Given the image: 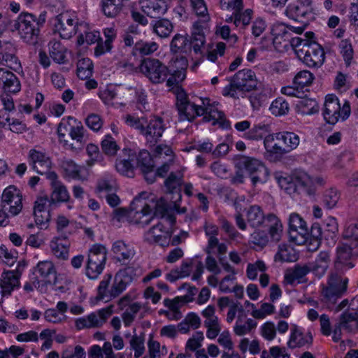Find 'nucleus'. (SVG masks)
<instances>
[{
    "mask_svg": "<svg viewBox=\"0 0 358 358\" xmlns=\"http://www.w3.org/2000/svg\"><path fill=\"white\" fill-rule=\"evenodd\" d=\"M139 69L152 84H161L166 81L168 87H175L185 78L184 68L171 73L166 65L155 58H144L141 62Z\"/></svg>",
    "mask_w": 358,
    "mask_h": 358,
    "instance_id": "f257e3e1",
    "label": "nucleus"
},
{
    "mask_svg": "<svg viewBox=\"0 0 358 358\" xmlns=\"http://www.w3.org/2000/svg\"><path fill=\"white\" fill-rule=\"evenodd\" d=\"M124 120L128 126L139 131L150 147L155 146L160 141L167 128L164 119L158 115H151L148 118L128 114L124 117Z\"/></svg>",
    "mask_w": 358,
    "mask_h": 358,
    "instance_id": "f03ea898",
    "label": "nucleus"
},
{
    "mask_svg": "<svg viewBox=\"0 0 358 358\" xmlns=\"http://www.w3.org/2000/svg\"><path fill=\"white\" fill-rule=\"evenodd\" d=\"M136 276L135 268L128 266L120 270L115 275L114 282L109 288L111 274L104 275L97 288L96 298L99 300L109 301L120 296L133 281Z\"/></svg>",
    "mask_w": 358,
    "mask_h": 358,
    "instance_id": "7ed1b4c3",
    "label": "nucleus"
},
{
    "mask_svg": "<svg viewBox=\"0 0 358 358\" xmlns=\"http://www.w3.org/2000/svg\"><path fill=\"white\" fill-rule=\"evenodd\" d=\"M295 52L297 57L308 67H320L324 62V49L315 41V34L312 31L303 35L302 43Z\"/></svg>",
    "mask_w": 358,
    "mask_h": 358,
    "instance_id": "20e7f679",
    "label": "nucleus"
},
{
    "mask_svg": "<svg viewBox=\"0 0 358 358\" xmlns=\"http://www.w3.org/2000/svg\"><path fill=\"white\" fill-rule=\"evenodd\" d=\"M45 22V14H41L37 17L29 13H21L17 18L15 27L25 43L34 45L38 41L40 28Z\"/></svg>",
    "mask_w": 358,
    "mask_h": 358,
    "instance_id": "39448f33",
    "label": "nucleus"
},
{
    "mask_svg": "<svg viewBox=\"0 0 358 358\" xmlns=\"http://www.w3.org/2000/svg\"><path fill=\"white\" fill-rule=\"evenodd\" d=\"M229 84L223 89L224 96L238 98L237 91L249 92L257 88L258 80L252 69H243L229 79Z\"/></svg>",
    "mask_w": 358,
    "mask_h": 358,
    "instance_id": "423d86ee",
    "label": "nucleus"
},
{
    "mask_svg": "<svg viewBox=\"0 0 358 358\" xmlns=\"http://www.w3.org/2000/svg\"><path fill=\"white\" fill-rule=\"evenodd\" d=\"M172 90L176 98V105L179 120L192 122L196 117L202 116L203 110L201 105L190 101L187 94L179 85L173 87Z\"/></svg>",
    "mask_w": 358,
    "mask_h": 358,
    "instance_id": "0eeeda50",
    "label": "nucleus"
},
{
    "mask_svg": "<svg viewBox=\"0 0 358 358\" xmlns=\"http://www.w3.org/2000/svg\"><path fill=\"white\" fill-rule=\"evenodd\" d=\"M107 260V249L101 244H94L90 248L85 266V275L92 280L102 273Z\"/></svg>",
    "mask_w": 358,
    "mask_h": 358,
    "instance_id": "6e6552de",
    "label": "nucleus"
},
{
    "mask_svg": "<svg viewBox=\"0 0 358 358\" xmlns=\"http://www.w3.org/2000/svg\"><path fill=\"white\" fill-rule=\"evenodd\" d=\"M236 166L248 174L253 185L264 183L268 180V169L262 162L256 158L241 155L237 159Z\"/></svg>",
    "mask_w": 358,
    "mask_h": 358,
    "instance_id": "1a4fd4ad",
    "label": "nucleus"
},
{
    "mask_svg": "<svg viewBox=\"0 0 358 358\" xmlns=\"http://www.w3.org/2000/svg\"><path fill=\"white\" fill-rule=\"evenodd\" d=\"M348 279L343 278L338 273H331L327 285L324 287L321 293V300L329 308L336 303L348 287Z\"/></svg>",
    "mask_w": 358,
    "mask_h": 358,
    "instance_id": "9d476101",
    "label": "nucleus"
},
{
    "mask_svg": "<svg viewBox=\"0 0 358 358\" xmlns=\"http://www.w3.org/2000/svg\"><path fill=\"white\" fill-rule=\"evenodd\" d=\"M237 315V320L234 327V331L237 336H241L249 334L255 329L257 323L255 320L247 318V313L240 302L233 303L227 315V322H233Z\"/></svg>",
    "mask_w": 358,
    "mask_h": 358,
    "instance_id": "9b49d317",
    "label": "nucleus"
},
{
    "mask_svg": "<svg viewBox=\"0 0 358 358\" xmlns=\"http://www.w3.org/2000/svg\"><path fill=\"white\" fill-rule=\"evenodd\" d=\"M350 115V106L348 101H345L341 107L336 96L329 94L326 96L323 116L327 123L335 124L340 119L345 120Z\"/></svg>",
    "mask_w": 358,
    "mask_h": 358,
    "instance_id": "f8f14e48",
    "label": "nucleus"
},
{
    "mask_svg": "<svg viewBox=\"0 0 358 358\" xmlns=\"http://www.w3.org/2000/svg\"><path fill=\"white\" fill-rule=\"evenodd\" d=\"M55 21V30L59 33L60 37L64 39L71 38L76 33L80 31L82 27L86 29L85 25L79 23L76 16L68 12L58 15Z\"/></svg>",
    "mask_w": 358,
    "mask_h": 358,
    "instance_id": "ddd939ff",
    "label": "nucleus"
},
{
    "mask_svg": "<svg viewBox=\"0 0 358 358\" xmlns=\"http://www.w3.org/2000/svg\"><path fill=\"white\" fill-rule=\"evenodd\" d=\"M271 31L273 36V45L280 51L286 50L289 46H292L296 50L303 38L292 36L291 31L287 30V25L284 23L274 24Z\"/></svg>",
    "mask_w": 358,
    "mask_h": 358,
    "instance_id": "4468645a",
    "label": "nucleus"
},
{
    "mask_svg": "<svg viewBox=\"0 0 358 358\" xmlns=\"http://www.w3.org/2000/svg\"><path fill=\"white\" fill-rule=\"evenodd\" d=\"M356 255L353 254L350 245L344 243H339L336 248V254L334 260V273L343 274L348 270L355 266L354 261Z\"/></svg>",
    "mask_w": 358,
    "mask_h": 358,
    "instance_id": "2eb2a0df",
    "label": "nucleus"
},
{
    "mask_svg": "<svg viewBox=\"0 0 358 358\" xmlns=\"http://www.w3.org/2000/svg\"><path fill=\"white\" fill-rule=\"evenodd\" d=\"M113 313V306H109L96 312L92 313L86 317L78 318L75 322L76 327L78 330L99 328L106 323Z\"/></svg>",
    "mask_w": 358,
    "mask_h": 358,
    "instance_id": "dca6fc26",
    "label": "nucleus"
},
{
    "mask_svg": "<svg viewBox=\"0 0 358 358\" xmlns=\"http://www.w3.org/2000/svg\"><path fill=\"white\" fill-rule=\"evenodd\" d=\"M173 225H166L164 221L159 222L144 234V241L149 244H158L161 246L169 245Z\"/></svg>",
    "mask_w": 358,
    "mask_h": 358,
    "instance_id": "f3484780",
    "label": "nucleus"
},
{
    "mask_svg": "<svg viewBox=\"0 0 358 358\" xmlns=\"http://www.w3.org/2000/svg\"><path fill=\"white\" fill-rule=\"evenodd\" d=\"M22 196L19 189L10 185L2 194L1 207L12 216L18 215L22 209Z\"/></svg>",
    "mask_w": 358,
    "mask_h": 358,
    "instance_id": "a211bd4d",
    "label": "nucleus"
},
{
    "mask_svg": "<svg viewBox=\"0 0 358 358\" xmlns=\"http://www.w3.org/2000/svg\"><path fill=\"white\" fill-rule=\"evenodd\" d=\"M28 163L36 173L41 175H45L49 179V176L55 171H51L52 160L45 153L36 149H31L28 155Z\"/></svg>",
    "mask_w": 358,
    "mask_h": 358,
    "instance_id": "6ab92c4d",
    "label": "nucleus"
},
{
    "mask_svg": "<svg viewBox=\"0 0 358 358\" xmlns=\"http://www.w3.org/2000/svg\"><path fill=\"white\" fill-rule=\"evenodd\" d=\"M184 170L171 171L164 180V187L167 193L172 194L171 203L175 206L181 199V185L184 182Z\"/></svg>",
    "mask_w": 358,
    "mask_h": 358,
    "instance_id": "aec40b11",
    "label": "nucleus"
},
{
    "mask_svg": "<svg viewBox=\"0 0 358 358\" xmlns=\"http://www.w3.org/2000/svg\"><path fill=\"white\" fill-rule=\"evenodd\" d=\"M152 212L151 207L145 203L140 197H136L131 203L129 212V218L134 224H148L152 217L142 220V218L150 215Z\"/></svg>",
    "mask_w": 358,
    "mask_h": 358,
    "instance_id": "412c9836",
    "label": "nucleus"
},
{
    "mask_svg": "<svg viewBox=\"0 0 358 358\" xmlns=\"http://www.w3.org/2000/svg\"><path fill=\"white\" fill-rule=\"evenodd\" d=\"M285 13L294 20H308L313 15L312 1L298 0L287 7Z\"/></svg>",
    "mask_w": 358,
    "mask_h": 358,
    "instance_id": "4be33fe9",
    "label": "nucleus"
},
{
    "mask_svg": "<svg viewBox=\"0 0 358 358\" xmlns=\"http://www.w3.org/2000/svg\"><path fill=\"white\" fill-rule=\"evenodd\" d=\"M201 108L203 110V120L204 122L213 121V124H219L222 127H227L225 125L224 115L223 112L218 110L214 103H210V100L208 98L201 99Z\"/></svg>",
    "mask_w": 358,
    "mask_h": 358,
    "instance_id": "5701e85b",
    "label": "nucleus"
},
{
    "mask_svg": "<svg viewBox=\"0 0 358 358\" xmlns=\"http://www.w3.org/2000/svg\"><path fill=\"white\" fill-rule=\"evenodd\" d=\"M358 302L357 299H353L350 304V308L342 313L340 318V325L350 332H355L358 329Z\"/></svg>",
    "mask_w": 358,
    "mask_h": 358,
    "instance_id": "b1692460",
    "label": "nucleus"
},
{
    "mask_svg": "<svg viewBox=\"0 0 358 358\" xmlns=\"http://www.w3.org/2000/svg\"><path fill=\"white\" fill-rule=\"evenodd\" d=\"M0 62L15 71L22 69L20 61L17 56V49L10 43L5 44L3 50L0 52Z\"/></svg>",
    "mask_w": 358,
    "mask_h": 358,
    "instance_id": "393cba45",
    "label": "nucleus"
},
{
    "mask_svg": "<svg viewBox=\"0 0 358 358\" xmlns=\"http://www.w3.org/2000/svg\"><path fill=\"white\" fill-rule=\"evenodd\" d=\"M0 88L4 93L16 94L21 89L18 78L11 71L0 68Z\"/></svg>",
    "mask_w": 358,
    "mask_h": 358,
    "instance_id": "a878e982",
    "label": "nucleus"
},
{
    "mask_svg": "<svg viewBox=\"0 0 358 358\" xmlns=\"http://www.w3.org/2000/svg\"><path fill=\"white\" fill-rule=\"evenodd\" d=\"M289 233L292 239L297 241V235L301 236L303 239L308 236V229L305 220L297 213L290 214L289 217Z\"/></svg>",
    "mask_w": 358,
    "mask_h": 358,
    "instance_id": "bb28decb",
    "label": "nucleus"
},
{
    "mask_svg": "<svg viewBox=\"0 0 358 358\" xmlns=\"http://www.w3.org/2000/svg\"><path fill=\"white\" fill-rule=\"evenodd\" d=\"M51 187L52 189L51 194V202H66L69 201L70 196L66 187L58 179L56 173H52L49 176Z\"/></svg>",
    "mask_w": 358,
    "mask_h": 358,
    "instance_id": "cd10ccee",
    "label": "nucleus"
},
{
    "mask_svg": "<svg viewBox=\"0 0 358 358\" xmlns=\"http://www.w3.org/2000/svg\"><path fill=\"white\" fill-rule=\"evenodd\" d=\"M313 336L310 331L303 332L296 325H294L291 329V334L287 345L294 349L301 348L306 345H311Z\"/></svg>",
    "mask_w": 358,
    "mask_h": 358,
    "instance_id": "c85d7f7f",
    "label": "nucleus"
},
{
    "mask_svg": "<svg viewBox=\"0 0 358 358\" xmlns=\"http://www.w3.org/2000/svg\"><path fill=\"white\" fill-rule=\"evenodd\" d=\"M111 251L115 259L122 264H125L135 255L134 248L122 240L116 241L113 243Z\"/></svg>",
    "mask_w": 358,
    "mask_h": 358,
    "instance_id": "c756f323",
    "label": "nucleus"
},
{
    "mask_svg": "<svg viewBox=\"0 0 358 358\" xmlns=\"http://www.w3.org/2000/svg\"><path fill=\"white\" fill-rule=\"evenodd\" d=\"M35 272L41 278V283L42 282L45 285L55 283L57 271L52 262L48 260L39 262L35 268Z\"/></svg>",
    "mask_w": 358,
    "mask_h": 358,
    "instance_id": "7c9ffc66",
    "label": "nucleus"
},
{
    "mask_svg": "<svg viewBox=\"0 0 358 358\" xmlns=\"http://www.w3.org/2000/svg\"><path fill=\"white\" fill-rule=\"evenodd\" d=\"M143 11L151 17L164 15L168 10L165 0H140Z\"/></svg>",
    "mask_w": 358,
    "mask_h": 358,
    "instance_id": "2f4dec72",
    "label": "nucleus"
},
{
    "mask_svg": "<svg viewBox=\"0 0 358 358\" xmlns=\"http://www.w3.org/2000/svg\"><path fill=\"white\" fill-rule=\"evenodd\" d=\"M69 136L72 140L76 141V145L75 146L77 148V152L81 150L86 143L85 139V129L80 121H78L76 118L72 117L70 119V124H69Z\"/></svg>",
    "mask_w": 358,
    "mask_h": 358,
    "instance_id": "473e14b6",
    "label": "nucleus"
},
{
    "mask_svg": "<svg viewBox=\"0 0 358 358\" xmlns=\"http://www.w3.org/2000/svg\"><path fill=\"white\" fill-rule=\"evenodd\" d=\"M0 286L3 296L10 295L14 289L20 286V275L14 271H4L1 275Z\"/></svg>",
    "mask_w": 358,
    "mask_h": 358,
    "instance_id": "72a5a7b5",
    "label": "nucleus"
},
{
    "mask_svg": "<svg viewBox=\"0 0 358 358\" xmlns=\"http://www.w3.org/2000/svg\"><path fill=\"white\" fill-rule=\"evenodd\" d=\"M154 215L162 218V221L169 225H173L176 222V217L172 213V206L164 199L161 198L157 201Z\"/></svg>",
    "mask_w": 358,
    "mask_h": 358,
    "instance_id": "f704fd0d",
    "label": "nucleus"
},
{
    "mask_svg": "<svg viewBox=\"0 0 358 358\" xmlns=\"http://www.w3.org/2000/svg\"><path fill=\"white\" fill-rule=\"evenodd\" d=\"M330 262V254L328 251H321L315 261L309 265L310 271L320 278L323 276L329 268Z\"/></svg>",
    "mask_w": 358,
    "mask_h": 358,
    "instance_id": "c9c22d12",
    "label": "nucleus"
},
{
    "mask_svg": "<svg viewBox=\"0 0 358 358\" xmlns=\"http://www.w3.org/2000/svg\"><path fill=\"white\" fill-rule=\"evenodd\" d=\"M296 183L298 194L304 192L308 195H314L315 188L313 185V180L310 176L305 173H298L293 175Z\"/></svg>",
    "mask_w": 358,
    "mask_h": 358,
    "instance_id": "e433bc0d",
    "label": "nucleus"
},
{
    "mask_svg": "<svg viewBox=\"0 0 358 358\" xmlns=\"http://www.w3.org/2000/svg\"><path fill=\"white\" fill-rule=\"evenodd\" d=\"M70 119H72L71 116H69L66 118H63L62 122L58 124L57 127V135L59 143L66 150H69L73 152H76L77 148L73 143H70L67 140L66 133L69 134V124H70Z\"/></svg>",
    "mask_w": 358,
    "mask_h": 358,
    "instance_id": "4c0bfd02",
    "label": "nucleus"
},
{
    "mask_svg": "<svg viewBox=\"0 0 358 358\" xmlns=\"http://www.w3.org/2000/svg\"><path fill=\"white\" fill-rule=\"evenodd\" d=\"M206 38L203 27L199 22H195L192 27V35L189 39V45H192L195 53H199L204 45Z\"/></svg>",
    "mask_w": 358,
    "mask_h": 358,
    "instance_id": "58836bf2",
    "label": "nucleus"
},
{
    "mask_svg": "<svg viewBox=\"0 0 358 358\" xmlns=\"http://www.w3.org/2000/svg\"><path fill=\"white\" fill-rule=\"evenodd\" d=\"M276 140L284 145L287 152L296 149L300 142L299 136L296 134L290 131L276 133Z\"/></svg>",
    "mask_w": 358,
    "mask_h": 358,
    "instance_id": "ea45409f",
    "label": "nucleus"
},
{
    "mask_svg": "<svg viewBox=\"0 0 358 358\" xmlns=\"http://www.w3.org/2000/svg\"><path fill=\"white\" fill-rule=\"evenodd\" d=\"M266 221L268 224V233L273 241H280L282 234V224L280 219L273 213H269L266 217Z\"/></svg>",
    "mask_w": 358,
    "mask_h": 358,
    "instance_id": "a19ab883",
    "label": "nucleus"
},
{
    "mask_svg": "<svg viewBox=\"0 0 358 358\" xmlns=\"http://www.w3.org/2000/svg\"><path fill=\"white\" fill-rule=\"evenodd\" d=\"M158 48L159 45L156 42H146L140 40L135 43L134 46H133L131 50V55L134 57H137L138 55L141 57L150 55L155 52Z\"/></svg>",
    "mask_w": 358,
    "mask_h": 358,
    "instance_id": "79ce46f5",
    "label": "nucleus"
},
{
    "mask_svg": "<svg viewBox=\"0 0 358 358\" xmlns=\"http://www.w3.org/2000/svg\"><path fill=\"white\" fill-rule=\"evenodd\" d=\"M59 166L66 177L74 180L81 178V166L78 165L73 159L63 158L60 161Z\"/></svg>",
    "mask_w": 358,
    "mask_h": 358,
    "instance_id": "37998d69",
    "label": "nucleus"
},
{
    "mask_svg": "<svg viewBox=\"0 0 358 358\" xmlns=\"http://www.w3.org/2000/svg\"><path fill=\"white\" fill-rule=\"evenodd\" d=\"M62 238L55 237L50 243V247L52 254L58 259H67L69 252V243H63Z\"/></svg>",
    "mask_w": 358,
    "mask_h": 358,
    "instance_id": "c03bdc74",
    "label": "nucleus"
},
{
    "mask_svg": "<svg viewBox=\"0 0 358 358\" xmlns=\"http://www.w3.org/2000/svg\"><path fill=\"white\" fill-rule=\"evenodd\" d=\"M247 221L253 228L259 227L266 220V217L260 206L257 205L251 206L246 213Z\"/></svg>",
    "mask_w": 358,
    "mask_h": 358,
    "instance_id": "a18cd8bd",
    "label": "nucleus"
},
{
    "mask_svg": "<svg viewBox=\"0 0 358 358\" xmlns=\"http://www.w3.org/2000/svg\"><path fill=\"white\" fill-rule=\"evenodd\" d=\"M276 133L268 134L265 136L264 139V145L266 151V154L269 156L274 155H282L287 153L285 151V146H280L278 143H275Z\"/></svg>",
    "mask_w": 358,
    "mask_h": 358,
    "instance_id": "49530a36",
    "label": "nucleus"
},
{
    "mask_svg": "<svg viewBox=\"0 0 358 358\" xmlns=\"http://www.w3.org/2000/svg\"><path fill=\"white\" fill-rule=\"evenodd\" d=\"M49 55L54 62L64 64L66 49L59 41H51L48 43Z\"/></svg>",
    "mask_w": 358,
    "mask_h": 358,
    "instance_id": "de8ad7c7",
    "label": "nucleus"
},
{
    "mask_svg": "<svg viewBox=\"0 0 358 358\" xmlns=\"http://www.w3.org/2000/svg\"><path fill=\"white\" fill-rule=\"evenodd\" d=\"M123 8L122 0H102L101 8L103 14L108 17L118 15Z\"/></svg>",
    "mask_w": 358,
    "mask_h": 358,
    "instance_id": "09e8293b",
    "label": "nucleus"
},
{
    "mask_svg": "<svg viewBox=\"0 0 358 358\" xmlns=\"http://www.w3.org/2000/svg\"><path fill=\"white\" fill-rule=\"evenodd\" d=\"M93 64L89 58H82L77 63L76 73L81 80H86L92 76Z\"/></svg>",
    "mask_w": 358,
    "mask_h": 358,
    "instance_id": "8fccbe9b",
    "label": "nucleus"
},
{
    "mask_svg": "<svg viewBox=\"0 0 358 358\" xmlns=\"http://www.w3.org/2000/svg\"><path fill=\"white\" fill-rule=\"evenodd\" d=\"M268 131V125L265 124H254L243 134L244 138L250 141H259L264 138V134Z\"/></svg>",
    "mask_w": 358,
    "mask_h": 358,
    "instance_id": "3c124183",
    "label": "nucleus"
},
{
    "mask_svg": "<svg viewBox=\"0 0 358 358\" xmlns=\"http://www.w3.org/2000/svg\"><path fill=\"white\" fill-rule=\"evenodd\" d=\"M298 112L302 115H313L318 112L319 106L317 101L312 99H303L296 103Z\"/></svg>",
    "mask_w": 358,
    "mask_h": 358,
    "instance_id": "603ef678",
    "label": "nucleus"
},
{
    "mask_svg": "<svg viewBox=\"0 0 358 358\" xmlns=\"http://www.w3.org/2000/svg\"><path fill=\"white\" fill-rule=\"evenodd\" d=\"M207 255L217 253L218 255L222 256L227 251V246L224 243H220L217 237L208 238V244L204 249Z\"/></svg>",
    "mask_w": 358,
    "mask_h": 358,
    "instance_id": "864d4df0",
    "label": "nucleus"
},
{
    "mask_svg": "<svg viewBox=\"0 0 358 358\" xmlns=\"http://www.w3.org/2000/svg\"><path fill=\"white\" fill-rule=\"evenodd\" d=\"M173 29V24L167 19H160L153 25V31L161 38L168 37Z\"/></svg>",
    "mask_w": 358,
    "mask_h": 358,
    "instance_id": "5fc2aeb1",
    "label": "nucleus"
},
{
    "mask_svg": "<svg viewBox=\"0 0 358 358\" xmlns=\"http://www.w3.org/2000/svg\"><path fill=\"white\" fill-rule=\"evenodd\" d=\"M275 259L281 262H294L297 259V255L293 248L286 244H280Z\"/></svg>",
    "mask_w": 358,
    "mask_h": 358,
    "instance_id": "6e6d98bb",
    "label": "nucleus"
},
{
    "mask_svg": "<svg viewBox=\"0 0 358 358\" xmlns=\"http://www.w3.org/2000/svg\"><path fill=\"white\" fill-rule=\"evenodd\" d=\"M309 272H310L309 266L296 265L292 271L285 274V278L288 283L292 284L306 276Z\"/></svg>",
    "mask_w": 358,
    "mask_h": 358,
    "instance_id": "4d7b16f0",
    "label": "nucleus"
},
{
    "mask_svg": "<svg viewBox=\"0 0 358 358\" xmlns=\"http://www.w3.org/2000/svg\"><path fill=\"white\" fill-rule=\"evenodd\" d=\"M340 199V193L338 189L331 187L323 194L322 203L327 209L334 208Z\"/></svg>",
    "mask_w": 358,
    "mask_h": 358,
    "instance_id": "13d9d810",
    "label": "nucleus"
},
{
    "mask_svg": "<svg viewBox=\"0 0 358 358\" xmlns=\"http://www.w3.org/2000/svg\"><path fill=\"white\" fill-rule=\"evenodd\" d=\"M187 45H189L187 36L177 34L173 37L170 48L173 53H182L186 52Z\"/></svg>",
    "mask_w": 358,
    "mask_h": 358,
    "instance_id": "bf43d9fd",
    "label": "nucleus"
},
{
    "mask_svg": "<svg viewBox=\"0 0 358 358\" xmlns=\"http://www.w3.org/2000/svg\"><path fill=\"white\" fill-rule=\"evenodd\" d=\"M137 166L141 171L148 170L151 168H155V162L150 153L146 150H141L137 157Z\"/></svg>",
    "mask_w": 358,
    "mask_h": 358,
    "instance_id": "052dcab7",
    "label": "nucleus"
},
{
    "mask_svg": "<svg viewBox=\"0 0 358 358\" xmlns=\"http://www.w3.org/2000/svg\"><path fill=\"white\" fill-rule=\"evenodd\" d=\"M269 110L273 115L282 116L288 113L289 106L284 98L278 97L272 102Z\"/></svg>",
    "mask_w": 358,
    "mask_h": 358,
    "instance_id": "680f3d73",
    "label": "nucleus"
},
{
    "mask_svg": "<svg viewBox=\"0 0 358 358\" xmlns=\"http://www.w3.org/2000/svg\"><path fill=\"white\" fill-rule=\"evenodd\" d=\"M204 326L207 328L206 336L210 339L215 338L221 330L219 320L216 315L206 318L204 321Z\"/></svg>",
    "mask_w": 358,
    "mask_h": 358,
    "instance_id": "e2e57ef3",
    "label": "nucleus"
},
{
    "mask_svg": "<svg viewBox=\"0 0 358 358\" xmlns=\"http://www.w3.org/2000/svg\"><path fill=\"white\" fill-rule=\"evenodd\" d=\"M86 151L89 156V159L86 162L88 166L90 167L97 163L102 162L103 157L96 145L92 143L87 145Z\"/></svg>",
    "mask_w": 358,
    "mask_h": 358,
    "instance_id": "0e129e2a",
    "label": "nucleus"
},
{
    "mask_svg": "<svg viewBox=\"0 0 358 358\" xmlns=\"http://www.w3.org/2000/svg\"><path fill=\"white\" fill-rule=\"evenodd\" d=\"M314 80V76L309 71H301L295 76L294 78V84L297 87L303 88L312 84Z\"/></svg>",
    "mask_w": 358,
    "mask_h": 358,
    "instance_id": "69168bd1",
    "label": "nucleus"
},
{
    "mask_svg": "<svg viewBox=\"0 0 358 358\" xmlns=\"http://www.w3.org/2000/svg\"><path fill=\"white\" fill-rule=\"evenodd\" d=\"M101 145L103 152L109 156H114L120 149L117 142L110 135L105 136V138L101 141Z\"/></svg>",
    "mask_w": 358,
    "mask_h": 358,
    "instance_id": "338daca9",
    "label": "nucleus"
},
{
    "mask_svg": "<svg viewBox=\"0 0 358 358\" xmlns=\"http://www.w3.org/2000/svg\"><path fill=\"white\" fill-rule=\"evenodd\" d=\"M144 337L134 334L129 341L131 349L134 351V357L139 358L145 352Z\"/></svg>",
    "mask_w": 358,
    "mask_h": 358,
    "instance_id": "774afa93",
    "label": "nucleus"
}]
</instances>
